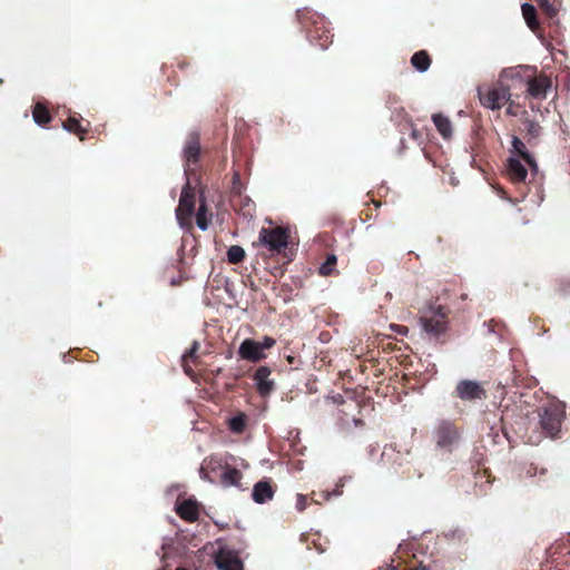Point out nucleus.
Returning <instances> with one entry per match:
<instances>
[{"mask_svg":"<svg viewBox=\"0 0 570 570\" xmlns=\"http://www.w3.org/2000/svg\"><path fill=\"white\" fill-rule=\"evenodd\" d=\"M386 570H397V569L394 567H391V568H387Z\"/></svg>","mask_w":570,"mask_h":570,"instance_id":"c9c22d12","label":"nucleus"},{"mask_svg":"<svg viewBox=\"0 0 570 570\" xmlns=\"http://www.w3.org/2000/svg\"><path fill=\"white\" fill-rule=\"evenodd\" d=\"M195 209V194L191 190L189 183L187 181L184 186L179 204L176 209V218L180 225V227H188L191 224V216Z\"/></svg>","mask_w":570,"mask_h":570,"instance_id":"20e7f679","label":"nucleus"},{"mask_svg":"<svg viewBox=\"0 0 570 570\" xmlns=\"http://www.w3.org/2000/svg\"><path fill=\"white\" fill-rule=\"evenodd\" d=\"M529 132L533 136H538L540 132V127L533 122L529 124Z\"/></svg>","mask_w":570,"mask_h":570,"instance_id":"473e14b6","label":"nucleus"},{"mask_svg":"<svg viewBox=\"0 0 570 570\" xmlns=\"http://www.w3.org/2000/svg\"><path fill=\"white\" fill-rule=\"evenodd\" d=\"M229 428L233 432L240 433L245 428V416L237 415L229 420Z\"/></svg>","mask_w":570,"mask_h":570,"instance_id":"a878e982","label":"nucleus"},{"mask_svg":"<svg viewBox=\"0 0 570 570\" xmlns=\"http://www.w3.org/2000/svg\"><path fill=\"white\" fill-rule=\"evenodd\" d=\"M216 465H219V461L216 459V458H210L207 462H206V468L207 469H216Z\"/></svg>","mask_w":570,"mask_h":570,"instance_id":"2f4dec72","label":"nucleus"},{"mask_svg":"<svg viewBox=\"0 0 570 570\" xmlns=\"http://www.w3.org/2000/svg\"><path fill=\"white\" fill-rule=\"evenodd\" d=\"M63 128L70 132H79L80 125L76 118H69L66 122H63Z\"/></svg>","mask_w":570,"mask_h":570,"instance_id":"cd10ccee","label":"nucleus"},{"mask_svg":"<svg viewBox=\"0 0 570 570\" xmlns=\"http://www.w3.org/2000/svg\"><path fill=\"white\" fill-rule=\"evenodd\" d=\"M508 174L515 183L524 181L527 177V169L517 157L511 156L508 160Z\"/></svg>","mask_w":570,"mask_h":570,"instance_id":"f8f14e48","label":"nucleus"},{"mask_svg":"<svg viewBox=\"0 0 570 570\" xmlns=\"http://www.w3.org/2000/svg\"><path fill=\"white\" fill-rule=\"evenodd\" d=\"M271 370L266 366H261L255 373V382L262 395H268L274 389V382L269 380Z\"/></svg>","mask_w":570,"mask_h":570,"instance_id":"9d476101","label":"nucleus"},{"mask_svg":"<svg viewBox=\"0 0 570 570\" xmlns=\"http://www.w3.org/2000/svg\"><path fill=\"white\" fill-rule=\"evenodd\" d=\"M432 120L444 139H450L452 137V124L448 117L442 114H434L432 116Z\"/></svg>","mask_w":570,"mask_h":570,"instance_id":"2eb2a0df","label":"nucleus"},{"mask_svg":"<svg viewBox=\"0 0 570 570\" xmlns=\"http://www.w3.org/2000/svg\"><path fill=\"white\" fill-rule=\"evenodd\" d=\"M234 179H239L238 174H236V175L234 176Z\"/></svg>","mask_w":570,"mask_h":570,"instance_id":"e433bc0d","label":"nucleus"},{"mask_svg":"<svg viewBox=\"0 0 570 570\" xmlns=\"http://www.w3.org/2000/svg\"><path fill=\"white\" fill-rule=\"evenodd\" d=\"M296 508L299 511H303L306 508V497L303 494H297L296 498Z\"/></svg>","mask_w":570,"mask_h":570,"instance_id":"c756f323","label":"nucleus"},{"mask_svg":"<svg viewBox=\"0 0 570 570\" xmlns=\"http://www.w3.org/2000/svg\"><path fill=\"white\" fill-rule=\"evenodd\" d=\"M479 98L481 104L492 110L500 109L510 99V88L503 85L488 89H479Z\"/></svg>","mask_w":570,"mask_h":570,"instance_id":"423d86ee","label":"nucleus"},{"mask_svg":"<svg viewBox=\"0 0 570 570\" xmlns=\"http://www.w3.org/2000/svg\"><path fill=\"white\" fill-rule=\"evenodd\" d=\"M276 341L269 336H265L262 342L246 338L239 345L238 355L242 360L256 363L266 357L264 351L273 347Z\"/></svg>","mask_w":570,"mask_h":570,"instance_id":"f03ea898","label":"nucleus"},{"mask_svg":"<svg viewBox=\"0 0 570 570\" xmlns=\"http://www.w3.org/2000/svg\"><path fill=\"white\" fill-rule=\"evenodd\" d=\"M245 256H246L245 249L238 245H233L227 250V259L230 264H238V263L243 262Z\"/></svg>","mask_w":570,"mask_h":570,"instance_id":"4be33fe9","label":"nucleus"},{"mask_svg":"<svg viewBox=\"0 0 570 570\" xmlns=\"http://www.w3.org/2000/svg\"><path fill=\"white\" fill-rule=\"evenodd\" d=\"M206 213H207L206 204L202 203L199 205L198 212L196 214V224H197L198 228L202 230H206L208 228V220L206 218Z\"/></svg>","mask_w":570,"mask_h":570,"instance_id":"b1692460","label":"nucleus"},{"mask_svg":"<svg viewBox=\"0 0 570 570\" xmlns=\"http://www.w3.org/2000/svg\"><path fill=\"white\" fill-rule=\"evenodd\" d=\"M456 392L462 400H476L485 395L484 390L475 381H461L456 386Z\"/></svg>","mask_w":570,"mask_h":570,"instance_id":"0eeeda50","label":"nucleus"},{"mask_svg":"<svg viewBox=\"0 0 570 570\" xmlns=\"http://www.w3.org/2000/svg\"><path fill=\"white\" fill-rule=\"evenodd\" d=\"M412 66L420 72H424L430 67V58L425 51L415 52L411 58Z\"/></svg>","mask_w":570,"mask_h":570,"instance_id":"6ab92c4d","label":"nucleus"},{"mask_svg":"<svg viewBox=\"0 0 570 570\" xmlns=\"http://www.w3.org/2000/svg\"><path fill=\"white\" fill-rule=\"evenodd\" d=\"M521 10H522V16L527 22V26L532 30L534 31L539 23H538V20H537V10L535 8L528 3V2H524L522 6H521Z\"/></svg>","mask_w":570,"mask_h":570,"instance_id":"a211bd4d","label":"nucleus"},{"mask_svg":"<svg viewBox=\"0 0 570 570\" xmlns=\"http://www.w3.org/2000/svg\"><path fill=\"white\" fill-rule=\"evenodd\" d=\"M563 416L564 406L559 402L551 403L542 409L540 423L550 438H554L559 433Z\"/></svg>","mask_w":570,"mask_h":570,"instance_id":"7ed1b4c3","label":"nucleus"},{"mask_svg":"<svg viewBox=\"0 0 570 570\" xmlns=\"http://www.w3.org/2000/svg\"><path fill=\"white\" fill-rule=\"evenodd\" d=\"M522 68L523 67L518 66V67L503 69L500 73V80H504V79L513 80V79L520 78Z\"/></svg>","mask_w":570,"mask_h":570,"instance_id":"393cba45","label":"nucleus"},{"mask_svg":"<svg viewBox=\"0 0 570 570\" xmlns=\"http://www.w3.org/2000/svg\"><path fill=\"white\" fill-rule=\"evenodd\" d=\"M288 233L282 227L265 228L259 230L257 242L253 246L258 248V254L266 257H273L279 254L288 245Z\"/></svg>","mask_w":570,"mask_h":570,"instance_id":"f257e3e1","label":"nucleus"},{"mask_svg":"<svg viewBox=\"0 0 570 570\" xmlns=\"http://www.w3.org/2000/svg\"><path fill=\"white\" fill-rule=\"evenodd\" d=\"M200 472H202V474H203V478H204V479H207V474L205 473V468H202V469H200Z\"/></svg>","mask_w":570,"mask_h":570,"instance_id":"72a5a7b5","label":"nucleus"},{"mask_svg":"<svg viewBox=\"0 0 570 570\" xmlns=\"http://www.w3.org/2000/svg\"><path fill=\"white\" fill-rule=\"evenodd\" d=\"M431 316L421 317L420 323L423 331L434 337H439L446 331V313L442 306H432Z\"/></svg>","mask_w":570,"mask_h":570,"instance_id":"39448f33","label":"nucleus"},{"mask_svg":"<svg viewBox=\"0 0 570 570\" xmlns=\"http://www.w3.org/2000/svg\"><path fill=\"white\" fill-rule=\"evenodd\" d=\"M336 264V256L330 255L325 263H323L320 267V273L322 275H330L333 271L334 265Z\"/></svg>","mask_w":570,"mask_h":570,"instance_id":"bb28decb","label":"nucleus"},{"mask_svg":"<svg viewBox=\"0 0 570 570\" xmlns=\"http://www.w3.org/2000/svg\"><path fill=\"white\" fill-rule=\"evenodd\" d=\"M199 348V343L198 342H194L190 346L189 350H187L183 356H181V362H183V366L185 368V372L188 374V375H191L193 371L190 370L188 363L189 361H195L197 358V351Z\"/></svg>","mask_w":570,"mask_h":570,"instance_id":"aec40b11","label":"nucleus"},{"mask_svg":"<svg viewBox=\"0 0 570 570\" xmlns=\"http://www.w3.org/2000/svg\"><path fill=\"white\" fill-rule=\"evenodd\" d=\"M32 116H33V120L38 125H45L50 121L49 112L41 104H37L35 106Z\"/></svg>","mask_w":570,"mask_h":570,"instance_id":"5701e85b","label":"nucleus"},{"mask_svg":"<svg viewBox=\"0 0 570 570\" xmlns=\"http://www.w3.org/2000/svg\"><path fill=\"white\" fill-rule=\"evenodd\" d=\"M512 150L519 155L530 167L537 169V164L533 157L527 150L525 145L518 137L512 139Z\"/></svg>","mask_w":570,"mask_h":570,"instance_id":"dca6fc26","label":"nucleus"},{"mask_svg":"<svg viewBox=\"0 0 570 570\" xmlns=\"http://www.w3.org/2000/svg\"><path fill=\"white\" fill-rule=\"evenodd\" d=\"M391 328L401 335H406L409 332V328L406 326L397 325V324H391Z\"/></svg>","mask_w":570,"mask_h":570,"instance_id":"7c9ffc66","label":"nucleus"},{"mask_svg":"<svg viewBox=\"0 0 570 570\" xmlns=\"http://www.w3.org/2000/svg\"><path fill=\"white\" fill-rule=\"evenodd\" d=\"M240 480H242V473L239 470H237L230 465H226L224 468V471H223L222 478H220L222 484L224 487H238L240 483Z\"/></svg>","mask_w":570,"mask_h":570,"instance_id":"4468645a","label":"nucleus"},{"mask_svg":"<svg viewBox=\"0 0 570 570\" xmlns=\"http://www.w3.org/2000/svg\"><path fill=\"white\" fill-rule=\"evenodd\" d=\"M215 563L220 570H243V563L240 560L232 554L220 550L215 558Z\"/></svg>","mask_w":570,"mask_h":570,"instance_id":"1a4fd4ad","label":"nucleus"},{"mask_svg":"<svg viewBox=\"0 0 570 570\" xmlns=\"http://www.w3.org/2000/svg\"><path fill=\"white\" fill-rule=\"evenodd\" d=\"M178 515L187 521H194L198 518V505L195 501L185 500L176 507Z\"/></svg>","mask_w":570,"mask_h":570,"instance_id":"ddd939ff","label":"nucleus"},{"mask_svg":"<svg viewBox=\"0 0 570 570\" xmlns=\"http://www.w3.org/2000/svg\"><path fill=\"white\" fill-rule=\"evenodd\" d=\"M507 112L510 114V115H513V111H512L511 108H508Z\"/></svg>","mask_w":570,"mask_h":570,"instance_id":"f704fd0d","label":"nucleus"},{"mask_svg":"<svg viewBox=\"0 0 570 570\" xmlns=\"http://www.w3.org/2000/svg\"><path fill=\"white\" fill-rule=\"evenodd\" d=\"M456 436V431L450 424L442 425L438 432V444L440 446L451 445Z\"/></svg>","mask_w":570,"mask_h":570,"instance_id":"f3484780","label":"nucleus"},{"mask_svg":"<svg viewBox=\"0 0 570 570\" xmlns=\"http://www.w3.org/2000/svg\"><path fill=\"white\" fill-rule=\"evenodd\" d=\"M199 150L200 147L198 139L196 137H191L187 141L186 147L184 149L185 157L187 158L188 161H196L199 155Z\"/></svg>","mask_w":570,"mask_h":570,"instance_id":"412c9836","label":"nucleus"},{"mask_svg":"<svg viewBox=\"0 0 570 570\" xmlns=\"http://www.w3.org/2000/svg\"><path fill=\"white\" fill-rule=\"evenodd\" d=\"M273 495L274 491L269 482L259 481L254 485L252 497L256 503H265L272 500Z\"/></svg>","mask_w":570,"mask_h":570,"instance_id":"9b49d317","label":"nucleus"},{"mask_svg":"<svg viewBox=\"0 0 570 570\" xmlns=\"http://www.w3.org/2000/svg\"><path fill=\"white\" fill-rule=\"evenodd\" d=\"M550 85V80L547 77H535L528 81V94L534 99H546Z\"/></svg>","mask_w":570,"mask_h":570,"instance_id":"6e6552de","label":"nucleus"},{"mask_svg":"<svg viewBox=\"0 0 570 570\" xmlns=\"http://www.w3.org/2000/svg\"><path fill=\"white\" fill-rule=\"evenodd\" d=\"M539 6L550 16L556 13L554 8L550 4L549 0H537Z\"/></svg>","mask_w":570,"mask_h":570,"instance_id":"c85d7f7f","label":"nucleus"}]
</instances>
